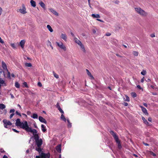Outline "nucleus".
Returning <instances> with one entry per match:
<instances>
[{
	"instance_id": "f257e3e1",
	"label": "nucleus",
	"mask_w": 158,
	"mask_h": 158,
	"mask_svg": "<svg viewBox=\"0 0 158 158\" xmlns=\"http://www.w3.org/2000/svg\"><path fill=\"white\" fill-rule=\"evenodd\" d=\"M15 124L16 126L19 127L25 130L27 126L28 123L26 121H25L24 122V123L21 122H20L19 118H17L16 120V122Z\"/></svg>"
},
{
	"instance_id": "f03ea898",
	"label": "nucleus",
	"mask_w": 158,
	"mask_h": 158,
	"mask_svg": "<svg viewBox=\"0 0 158 158\" xmlns=\"http://www.w3.org/2000/svg\"><path fill=\"white\" fill-rule=\"evenodd\" d=\"M25 130L27 132L32 133L34 138H35L36 135H39L38 134H37V130L35 129H32L31 127H29L28 124Z\"/></svg>"
},
{
	"instance_id": "7ed1b4c3",
	"label": "nucleus",
	"mask_w": 158,
	"mask_h": 158,
	"mask_svg": "<svg viewBox=\"0 0 158 158\" xmlns=\"http://www.w3.org/2000/svg\"><path fill=\"white\" fill-rule=\"evenodd\" d=\"M39 135H37L35 136V138H34L35 140V144L37 147H41L43 143L42 139H39Z\"/></svg>"
},
{
	"instance_id": "20e7f679",
	"label": "nucleus",
	"mask_w": 158,
	"mask_h": 158,
	"mask_svg": "<svg viewBox=\"0 0 158 158\" xmlns=\"http://www.w3.org/2000/svg\"><path fill=\"white\" fill-rule=\"evenodd\" d=\"M135 10L139 14L142 16H145L147 15V13L140 8H135Z\"/></svg>"
},
{
	"instance_id": "39448f33",
	"label": "nucleus",
	"mask_w": 158,
	"mask_h": 158,
	"mask_svg": "<svg viewBox=\"0 0 158 158\" xmlns=\"http://www.w3.org/2000/svg\"><path fill=\"white\" fill-rule=\"evenodd\" d=\"M110 133L113 137L116 142L118 140H119L118 136L114 131H113L111 130L110 131Z\"/></svg>"
},
{
	"instance_id": "423d86ee",
	"label": "nucleus",
	"mask_w": 158,
	"mask_h": 158,
	"mask_svg": "<svg viewBox=\"0 0 158 158\" xmlns=\"http://www.w3.org/2000/svg\"><path fill=\"white\" fill-rule=\"evenodd\" d=\"M56 43L57 45L60 48L63 49L64 51H66V48L62 43L60 42V43H59L56 42Z\"/></svg>"
},
{
	"instance_id": "0eeeda50",
	"label": "nucleus",
	"mask_w": 158,
	"mask_h": 158,
	"mask_svg": "<svg viewBox=\"0 0 158 158\" xmlns=\"http://www.w3.org/2000/svg\"><path fill=\"white\" fill-rule=\"evenodd\" d=\"M40 156L43 157V158H50V154L49 153H45L44 152H41Z\"/></svg>"
},
{
	"instance_id": "6e6552de",
	"label": "nucleus",
	"mask_w": 158,
	"mask_h": 158,
	"mask_svg": "<svg viewBox=\"0 0 158 158\" xmlns=\"http://www.w3.org/2000/svg\"><path fill=\"white\" fill-rule=\"evenodd\" d=\"M140 107L142 111L143 112V113L146 115H148V113L147 112V109L143 107V106H140Z\"/></svg>"
},
{
	"instance_id": "1a4fd4ad",
	"label": "nucleus",
	"mask_w": 158,
	"mask_h": 158,
	"mask_svg": "<svg viewBox=\"0 0 158 158\" xmlns=\"http://www.w3.org/2000/svg\"><path fill=\"white\" fill-rule=\"evenodd\" d=\"M39 119L41 122L44 123L45 124H47V122L46 120L42 117L40 116L39 117Z\"/></svg>"
},
{
	"instance_id": "9d476101",
	"label": "nucleus",
	"mask_w": 158,
	"mask_h": 158,
	"mask_svg": "<svg viewBox=\"0 0 158 158\" xmlns=\"http://www.w3.org/2000/svg\"><path fill=\"white\" fill-rule=\"evenodd\" d=\"M22 9H20L19 10L20 12L23 14L26 13L27 12L26 11V8L24 4L22 5Z\"/></svg>"
},
{
	"instance_id": "9b49d317",
	"label": "nucleus",
	"mask_w": 158,
	"mask_h": 158,
	"mask_svg": "<svg viewBox=\"0 0 158 158\" xmlns=\"http://www.w3.org/2000/svg\"><path fill=\"white\" fill-rule=\"evenodd\" d=\"M80 47L81 50L84 53H85L86 52V51L85 49L84 46L81 43V42L80 41Z\"/></svg>"
},
{
	"instance_id": "f8f14e48",
	"label": "nucleus",
	"mask_w": 158,
	"mask_h": 158,
	"mask_svg": "<svg viewBox=\"0 0 158 158\" xmlns=\"http://www.w3.org/2000/svg\"><path fill=\"white\" fill-rule=\"evenodd\" d=\"M2 67L3 69L5 70H6L8 71V69L7 68V66L6 63L4 61H2Z\"/></svg>"
},
{
	"instance_id": "ddd939ff",
	"label": "nucleus",
	"mask_w": 158,
	"mask_h": 158,
	"mask_svg": "<svg viewBox=\"0 0 158 158\" xmlns=\"http://www.w3.org/2000/svg\"><path fill=\"white\" fill-rule=\"evenodd\" d=\"M49 10L53 14H54L55 15L57 16H58L59 15V14H58V13L56 11L54 10L52 8H51L49 9Z\"/></svg>"
},
{
	"instance_id": "4468645a",
	"label": "nucleus",
	"mask_w": 158,
	"mask_h": 158,
	"mask_svg": "<svg viewBox=\"0 0 158 158\" xmlns=\"http://www.w3.org/2000/svg\"><path fill=\"white\" fill-rule=\"evenodd\" d=\"M86 71L87 75L89 76V77H90L91 79H94V77L91 74L90 72L87 69H86Z\"/></svg>"
},
{
	"instance_id": "2eb2a0df",
	"label": "nucleus",
	"mask_w": 158,
	"mask_h": 158,
	"mask_svg": "<svg viewBox=\"0 0 158 158\" xmlns=\"http://www.w3.org/2000/svg\"><path fill=\"white\" fill-rule=\"evenodd\" d=\"M56 107L58 108V110H59L61 113L62 114H64V112L60 108L58 102L56 104Z\"/></svg>"
},
{
	"instance_id": "dca6fc26",
	"label": "nucleus",
	"mask_w": 158,
	"mask_h": 158,
	"mask_svg": "<svg viewBox=\"0 0 158 158\" xmlns=\"http://www.w3.org/2000/svg\"><path fill=\"white\" fill-rule=\"evenodd\" d=\"M4 127L6 128H7L8 123L7 120L6 119H4L3 120Z\"/></svg>"
},
{
	"instance_id": "f3484780",
	"label": "nucleus",
	"mask_w": 158,
	"mask_h": 158,
	"mask_svg": "<svg viewBox=\"0 0 158 158\" xmlns=\"http://www.w3.org/2000/svg\"><path fill=\"white\" fill-rule=\"evenodd\" d=\"M99 10L100 12L105 14H107L108 13V12L103 8H100L99 9Z\"/></svg>"
},
{
	"instance_id": "a211bd4d",
	"label": "nucleus",
	"mask_w": 158,
	"mask_h": 158,
	"mask_svg": "<svg viewBox=\"0 0 158 158\" xmlns=\"http://www.w3.org/2000/svg\"><path fill=\"white\" fill-rule=\"evenodd\" d=\"M25 41L24 40H21L20 43V45L22 48H23L24 47Z\"/></svg>"
},
{
	"instance_id": "6ab92c4d",
	"label": "nucleus",
	"mask_w": 158,
	"mask_h": 158,
	"mask_svg": "<svg viewBox=\"0 0 158 158\" xmlns=\"http://www.w3.org/2000/svg\"><path fill=\"white\" fill-rule=\"evenodd\" d=\"M41 130L42 131L44 132H45L46 131L47 129L46 128L45 126L43 124L41 125Z\"/></svg>"
},
{
	"instance_id": "aec40b11",
	"label": "nucleus",
	"mask_w": 158,
	"mask_h": 158,
	"mask_svg": "<svg viewBox=\"0 0 158 158\" xmlns=\"http://www.w3.org/2000/svg\"><path fill=\"white\" fill-rule=\"evenodd\" d=\"M56 150L59 153L61 152V147L60 145H59L56 147Z\"/></svg>"
},
{
	"instance_id": "412c9836",
	"label": "nucleus",
	"mask_w": 158,
	"mask_h": 158,
	"mask_svg": "<svg viewBox=\"0 0 158 158\" xmlns=\"http://www.w3.org/2000/svg\"><path fill=\"white\" fill-rule=\"evenodd\" d=\"M61 38L63 39L65 41H66L67 40V38L66 35L65 34H64L62 33L61 34Z\"/></svg>"
},
{
	"instance_id": "4be33fe9",
	"label": "nucleus",
	"mask_w": 158,
	"mask_h": 158,
	"mask_svg": "<svg viewBox=\"0 0 158 158\" xmlns=\"http://www.w3.org/2000/svg\"><path fill=\"white\" fill-rule=\"evenodd\" d=\"M39 4L41 7H42L44 9H45V5L43 2H39Z\"/></svg>"
},
{
	"instance_id": "5701e85b",
	"label": "nucleus",
	"mask_w": 158,
	"mask_h": 158,
	"mask_svg": "<svg viewBox=\"0 0 158 158\" xmlns=\"http://www.w3.org/2000/svg\"><path fill=\"white\" fill-rule=\"evenodd\" d=\"M30 3L31 6L33 7H35L36 6V3L33 0H31L30 1Z\"/></svg>"
},
{
	"instance_id": "b1692460",
	"label": "nucleus",
	"mask_w": 158,
	"mask_h": 158,
	"mask_svg": "<svg viewBox=\"0 0 158 158\" xmlns=\"http://www.w3.org/2000/svg\"><path fill=\"white\" fill-rule=\"evenodd\" d=\"M66 120L68 123L67 125L68 127L69 128H71L72 127V123L70 122L69 118L67 119Z\"/></svg>"
},
{
	"instance_id": "393cba45",
	"label": "nucleus",
	"mask_w": 158,
	"mask_h": 158,
	"mask_svg": "<svg viewBox=\"0 0 158 158\" xmlns=\"http://www.w3.org/2000/svg\"><path fill=\"white\" fill-rule=\"evenodd\" d=\"M116 142L117 143L118 148L120 149H121L122 148V146L120 141L118 140Z\"/></svg>"
},
{
	"instance_id": "a878e982",
	"label": "nucleus",
	"mask_w": 158,
	"mask_h": 158,
	"mask_svg": "<svg viewBox=\"0 0 158 158\" xmlns=\"http://www.w3.org/2000/svg\"><path fill=\"white\" fill-rule=\"evenodd\" d=\"M91 16L93 18H100V16L99 14H92L91 15Z\"/></svg>"
},
{
	"instance_id": "bb28decb",
	"label": "nucleus",
	"mask_w": 158,
	"mask_h": 158,
	"mask_svg": "<svg viewBox=\"0 0 158 158\" xmlns=\"http://www.w3.org/2000/svg\"><path fill=\"white\" fill-rule=\"evenodd\" d=\"M47 27L50 32H52L53 31L52 29L49 25H48L47 26Z\"/></svg>"
},
{
	"instance_id": "cd10ccee",
	"label": "nucleus",
	"mask_w": 158,
	"mask_h": 158,
	"mask_svg": "<svg viewBox=\"0 0 158 158\" xmlns=\"http://www.w3.org/2000/svg\"><path fill=\"white\" fill-rule=\"evenodd\" d=\"M31 117L33 118L36 119L38 118V116L37 114L34 113L31 116Z\"/></svg>"
},
{
	"instance_id": "c85d7f7f",
	"label": "nucleus",
	"mask_w": 158,
	"mask_h": 158,
	"mask_svg": "<svg viewBox=\"0 0 158 158\" xmlns=\"http://www.w3.org/2000/svg\"><path fill=\"white\" fill-rule=\"evenodd\" d=\"M142 119L145 124H148V121L143 117H142Z\"/></svg>"
},
{
	"instance_id": "c756f323",
	"label": "nucleus",
	"mask_w": 158,
	"mask_h": 158,
	"mask_svg": "<svg viewBox=\"0 0 158 158\" xmlns=\"http://www.w3.org/2000/svg\"><path fill=\"white\" fill-rule=\"evenodd\" d=\"M6 108V106L3 104H0V109L3 110Z\"/></svg>"
},
{
	"instance_id": "7c9ffc66",
	"label": "nucleus",
	"mask_w": 158,
	"mask_h": 158,
	"mask_svg": "<svg viewBox=\"0 0 158 158\" xmlns=\"http://www.w3.org/2000/svg\"><path fill=\"white\" fill-rule=\"evenodd\" d=\"M40 147H41L38 148L36 147L35 148V150L37 151L39 153H40V152L42 151V149Z\"/></svg>"
},
{
	"instance_id": "2f4dec72",
	"label": "nucleus",
	"mask_w": 158,
	"mask_h": 158,
	"mask_svg": "<svg viewBox=\"0 0 158 158\" xmlns=\"http://www.w3.org/2000/svg\"><path fill=\"white\" fill-rule=\"evenodd\" d=\"M63 114H62L61 116V118L64 121L66 122V119L65 118V117L63 115Z\"/></svg>"
},
{
	"instance_id": "473e14b6",
	"label": "nucleus",
	"mask_w": 158,
	"mask_h": 158,
	"mask_svg": "<svg viewBox=\"0 0 158 158\" xmlns=\"http://www.w3.org/2000/svg\"><path fill=\"white\" fill-rule=\"evenodd\" d=\"M25 66L26 67H31L32 65L31 63H25Z\"/></svg>"
},
{
	"instance_id": "72a5a7b5",
	"label": "nucleus",
	"mask_w": 158,
	"mask_h": 158,
	"mask_svg": "<svg viewBox=\"0 0 158 158\" xmlns=\"http://www.w3.org/2000/svg\"><path fill=\"white\" fill-rule=\"evenodd\" d=\"M126 99H124V101H125L129 102L130 101V99L129 98L127 95H125Z\"/></svg>"
},
{
	"instance_id": "f704fd0d",
	"label": "nucleus",
	"mask_w": 158,
	"mask_h": 158,
	"mask_svg": "<svg viewBox=\"0 0 158 158\" xmlns=\"http://www.w3.org/2000/svg\"><path fill=\"white\" fill-rule=\"evenodd\" d=\"M131 95L133 98H135L137 96L135 92H131Z\"/></svg>"
},
{
	"instance_id": "c9c22d12",
	"label": "nucleus",
	"mask_w": 158,
	"mask_h": 158,
	"mask_svg": "<svg viewBox=\"0 0 158 158\" xmlns=\"http://www.w3.org/2000/svg\"><path fill=\"white\" fill-rule=\"evenodd\" d=\"M15 86L17 88H19L20 87V85L18 82H15Z\"/></svg>"
},
{
	"instance_id": "e433bc0d",
	"label": "nucleus",
	"mask_w": 158,
	"mask_h": 158,
	"mask_svg": "<svg viewBox=\"0 0 158 158\" xmlns=\"http://www.w3.org/2000/svg\"><path fill=\"white\" fill-rule=\"evenodd\" d=\"M133 54L135 56H137L138 55V52L136 51H134L133 52Z\"/></svg>"
},
{
	"instance_id": "4c0bfd02",
	"label": "nucleus",
	"mask_w": 158,
	"mask_h": 158,
	"mask_svg": "<svg viewBox=\"0 0 158 158\" xmlns=\"http://www.w3.org/2000/svg\"><path fill=\"white\" fill-rule=\"evenodd\" d=\"M75 42L79 45V40H78L76 38H74V39Z\"/></svg>"
},
{
	"instance_id": "58836bf2",
	"label": "nucleus",
	"mask_w": 158,
	"mask_h": 158,
	"mask_svg": "<svg viewBox=\"0 0 158 158\" xmlns=\"http://www.w3.org/2000/svg\"><path fill=\"white\" fill-rule=\"evenodd\" d=\"M146 73V70H143L141 73V74L143 75H145Z\"/></svg>"
},
{
	"instance_id": "ea45409f",
	"label": "nucleus",
	"mask_w": 158,
	"mask_h": 158,
	"mask_svg": "<svg viewBox=\"0 0 158 158\" xmlns=\"http://www.w3.org/2000/svg\"><path fill=\"white\" fill-rule=\"evenodd\" d=\"M53 75L56 78L58 79L59 78V76L58 74L53 72Z\"/></svg>"
},
{
	"instance_id": "a19ab883",
	"label": "nucleus",
	"mask_w": 158,
	"mask_h": 158,
	"mask_svg": "<svg viewBox=\"0 0 158 158\" xmlns=\"http://www.w3.org/2000/svg\"><path fill=\"white\" fill-rule=\"evenodd\" d=\"M150 154L152 156H156V154L154 153L152 151H150L149 152Z\"/></svg>"
},
{
	"instance_id": "79ce46f5",
	"label": "nucleus",
	"mask_w": 158,
	"mask_h": 158,
	"mask_svg": "<svg viewBox=\"0 0 158 158\" xmlns=\"http://www.w3.org/2000/svg\"><path fill=\"white\" fill-rule=\"evenodd\" d=\"M7 112V111L6 109H4L2 112H1V114H4L5 115Z\"/></svg>"
},
{
	"instance_id": "37998d69",
	"label": "nucleus",
	"mask_w": 158,
	"mask_h": 158,
	"mask_svg": "<svg viewBox=\"0 0 158 158\" xmlns=\"http://www.w3.org/2000/svg\"><path fill=\"white\" fill-rule=\"evenodd\" d=\"M11 46L13 48H16L15 44H11Z\"/></svg>"
},
{
	"instance_id": "c03bdc74",
	"label": "nucleus",
	"mask_w": 158,
	"mask_h": 158,
	"mask_svg": "<svg viewBox=\"0 0 158 158\" xmlns=\"http://www.w3.org/2000/svg\"><path fill=\"white\" fill-rule=\"evenodd\" d=\"M15 113L17 115H19V116L20 117H21V114L19 112L17 111H16V112H15Z\"/></svg>"
},
{
	"instance_id": "a18cd8bd",
	"label": "nucleus",
	"mask_w": 158,
	"mask_h": 158,
	"mask_svg": "<svg viewBox=\"0 0 158 158\" xmlns=\"http://www.w3.org/2000/svg\"><path fill=\"white\" fill-rule=\"evenodd\" d=\"M12 130L15 132H16L17 133H19V131H17V130H16V129H15L12 128Z\"/></svg>"
},
{
	"instance_id": "49530a36",
	"label": "nucleus",
	"mask_w": 158,
	"mask_h": 158,
	"mask_svg": "<svg viewBox=\"0 0 158 158\" xmlns=\"http://www.w3.org/2000/svg\"><path fill=\"white\" fill-rule=\"evenodd\" d=\"M37 85L39 87L42 86V84L40 82H38L37 84Z\"/></svg>"
},
{
	"instance_id": "de8ad7c7",
	"label": "nucleus",
	"mask_w": 158,
	"mask_h": 158,
	"mask_svg": "<svg viewBox=\"0 0 158 158\" xmlns=\"http://www.w3.org/2000/svg\"><path fill=\"white\" fill-rule=\"evenodd\" d=\"M23 85L25 86V87H28L27 84L26 82H24L23 83Z\"/></svg>"
},
{
	"instance_id": "09e8293b",
	"label": "nucleus",
	"mask_w": 158,
	"mask_h": 158,
	"mask_svg": "<svg viewBox=\"0 0 158 158\" xmlns=\"http://www.w3.org/2000/svg\"><path fill=\"white\" fill-rule=\"evenodd\" d=\"M14 114H15L14 113H12L10 115V118L11 119V118H12V117L14 115Z\"/></svg>"
},
{
	"instance_id": "8fccbe9b",
	"label": "nucleus",
	"mask_w": 158,
	"mask_h": 158,
	"mask_svg": "<svg viewBox=\"0 0 158 158\" xmlns=\"http://www.w3.org/2000/svg\"><path fill=\"white\" fill-rule=\"evenodd\" d=\"M8 125L9 126H11L12 124L9 121H7Z\"/></svg>"
},
{
	"instance_id": "3c124183",
	"label": "nucleus",
	"mask_w": 158,
	"mask_h": 158,
	"mask_svg": "<svg viewBox=\"0 0 158 158\" xmlns=\"http://www.w3.org/2000/svg\"><path fill=\"white\" fill-rule=\"evenodd\" d=\"M15 110L14 109H12L10 110V113L13 112V113L15 112Z\"/></svg>"
},
{
	"instance_id": "603ef678",
	"label": "nucleus",
	"mask_w": 158,
	"mask_h": 158,
	"mask_svg": "<svg viewBox=\"0 0 158 158\" xmlns=\"http://www.w3.org/2000/svg\"><path fill=\"white\" fill-rule=\"evenodd\" d=\"M123 105H124V106H127L128 105V104L127 102H124L123 103Z\"/></svg>"
},
{
	"instance_id": "864d4df0",
	"label": "nucleus",
	"mask_w": 158,
	"mask_h": 158,
	"mask_svg": "<svg viewBox=\"0 0 158 158\" xmlns=\"http://www.w3.org/2000/svg\"><path fill=\"white\" fill-rule=\"evenodd\" d=\"M111 35V33L109 32H108L106 34V35L107 36H110Z\"/></svg>"
},
{
	"instance_id": "5fc2aeb1",
	"label": "nucleus",
	"mask_w": 158,
	"mask_h": 158,
	"mask_svg": "<svg viewBox=\"0 0 158 158\" xmlns=\"http://www.w3.org/2000/svg\"><path fill=\"white\" fill-rule=\"evenodd\" d=\"M137 87L139 89H142V88L141 87L140 85H138L137 86Z\"/></svg>"
},
{
	"instance_id": "6e6d98bb",
	"label": "nucleus",
	"mask_w": 158,
	"mask_h": 158,
	"mask_svg": "<svg viewBox=\"0 0 158 158\" xmlns=\"http://www.w3.org/2000/svg\"><path fill=\"white\" fill-rule=\"evenodd\" d=\"M143 144L145 145V146H149V144L147 143H145L144 142H143Z\"/></svg>"
},
{
	"instance_id": "4d7b16f0",
	"label": "nucleus",
	"mask_w": 158,
	"mask_h": 158,
	"mask_svg": "<svg viewBox=\"0 0 158 158\" xmlns=\"http://www.w3.org/2000/svg\"><path fill=\"white\" fill-rule=\"evenodd\" d=\"M0 42L1 43H2V44H3V43H4V41H3V40H2V39L1 38V37H0Z\"/></svg>"
},
{
	"instance_id": "13d9d810",
	"label": "nucleus",
	"mask_w": 158,
	"mask_h": 158,
	"mask_svg": "<svg viewBox=\"0 0 158 158\" xmlns=\"http://www.w3.org/2000/svg\"><path fill=\"white\" fill-rule=\"evenodd\" d=\"M36 158H43V157H42L41 156H40H40H36Z\"/></svg>"
},
{
	"instance_id": "bf43d9fd",
	"label": "nucleus",
	"mask_w": 158,
	"mask_h": 158,
	"mask_svg": "<svg viewBox=\"0 0 158 158\" xmlns=\"http://www.w3.org/2000/svg\"><path fill=\"white\" fill-rule=\"evenodd\" d=\"M2 8L0 7V16L2 14Z\"/></svg>"
},
{
	"instance_id": "052dcab7",
	"label": "nucleus",
	"mask_w": 158,
	"mask_h": 158,
	"mask_svg": "<svg viewBox=\"0 0 158 158\" xmlns=\"http://www.w3.org/2000/svg\"><path fill=\"white\" fill-rule=\"evenodd\" d=\"M148 120L149 122H152V118L150 117H149L148 118Z\"/></svg>"
},
{
	"instance_id": "680f3d73",
	"label": "nucleus",
	"mask_w": 158,
	"mask_h": 158,
	"mask_svg": "<svg viewBox=\"0 0 158 158\" xmlns=\"http://www.w3.org/2000/svg\"><path fill=\"white\" fill-rule=\"evenodd\" d=\"M31 114V112L30 111H28L27 112V114L28 115H30Z\"/></svg>"
},
{
	"instance_id": "e2e57ef3",
	"label": "nucleus",
	"mask_w": 158,
	"mask_h": 158,
	"mask_svg": "<svg viewBox=\"0 0 158 158\" xmlns=\"http://www.w3.org/2000/svg\"><path fill=\"white\" fill-rule=\"evenodd\" d=\"M97 20L98 21H100L101 22H103V21L102 20L99 19H97Z\"/></svg>"
},
{
	"instance_id": "0e129e2a",
	"label": "nucleus",
	"mask_w": 158,
	"mask_h": 158,
	"mask_svg": "<svg viewBox=\"0 0 158 158\" xmlns=\"http://www.w3.org/2000/svg\"><path fill=\"white\" fill-rule=\"evenodd\" d=\"M150 36L151 37H154L155 36V35L154 34H152L150 35Z\"/></svg>"
},
{
	"instance_id": "69168bd1",
	"label": "nucleus",
	"mask_w": 158,
	"mask_h": 158,
	"mask_svg": "<svg viewBox=\"0 0 158 158\" xmlns=\"http://www.w3.org/2000/svg\"><path fill=\"white\" fill-rule=\"evenodd\" d=\"M92 32L94 34H95L96 32V31L95 29H93L92 30Z\"/></svg>"
},
{
	"instance_id": "338daca9",
	"label": "nucleus",
	"mask_w": 158,
	"mask_h": 158,
	"mask_svg": "<svg viewBox=\"0 0 158 158\" xmlns=\"http://www.w3.org/2000/svg\"><path fill=\"white\" fill-rule=\"evenodd\" d=\"M10 95L11 97V98H15L14 96H13V95L12 94H10Z\"/></svg>"
},
{
	"instance_id": "774afa93",
	"label": "nucleus",
	"mask_w": 158,
	"mask_h": 158,
	"mask_svg": "<svg viewBox=\"0 0 158 158\" xmlns=\"http://www.w3.org/2000/svg\"><path fill=\"white\" fill-rule=\"evenodd\" d=\"M143 105L146 107H147L148 106L147 104L146 103H144L143 104Z\"/></svg>"
}]
</instances>
